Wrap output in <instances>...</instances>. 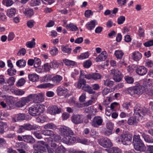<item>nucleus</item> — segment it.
Returning a JSON list of instances; mask_svg holds the SVG:
<instances>
[{
  "instance_id": "f257e3e1",
  "label": "nucleus",
  "mask_w": 153,
  "mask_h": 153,
  "mask_svg": "<svg viewBox=\"0 0 153 153\" xmlns=\"http://www.w3.org/2000/svg\"><path fill=\"white\" fill-rule=\"evenodd\" d=\"M134 115L130 117L128 120V124L131 126L136 125L139 121L140 118H141L148 112L149 110L145 108H142L139 104H136L134 107Z\"/></svg>"
},
{
  "instance_id": "f03ea898",
  "label": "nucleus",
  "mask_w": 153,
  "mask_h": 153,
  "mask_svg": "<svg viewBox=\"0 0 153 153\" xmlns=\"http://www.w3.org/2000/svg\"><path fill=\"white\" fill-rule=\"evenodd\" d=\"M132 143L135 150L140 152L145 150L146 147L145 145L140 138L139 135H134L133 136Z\"/></svg>"
},
{
  "instance_id": "7ed1b4c3",
  "label": "nucleus",
  "mask_w": 153,
  "mask_h": 153,
  "mask_svg": "<svg viewBox=\"0 0 153 153\" xmlns=\"http://www.w3.org/2000/svg\"><path fill=\"white\" fill-rule=\"evenodd\" d=\"M145 90V87L138 84L136 85L127 88V91L131 95H141Z\"/></svg>"
},
{
  "instance_id": "20e7f679",
  "label": "nucleus",
  "mask_w": 153,
  "mask_h": 153,
  "mask_svg": "<svg viewBox=\"0 0 153 153\" xmlns=\"http://www.w3.org/2000/svg\"><path fill=\"white\" fill-rule=\"evenodd\" d=\"M132 135L129 134H122L119 137V142H121L124 145H128L131 143Z\"/></svg>"
},
{
  "instance_id": "39448f33",
  "label": "nucleus",
  "mask_w": 153,
  "mask_h": 153,
  "mask_svg": "<svg viewBox=\"0 0 153 153\" xmlns=\"http://www.w3.org/2000/svg\"><path fill=\"white\" fill-rule=\"evenodd\" d=\"M43 108L39 104H36L30 107L29 109V113L31 115L36 116L39 115L41 113L43 112Z\"/></svg>"
},
{
  "instance_id": "423d86ee",
  "label": "nucleus",
  "mask_w": 153,
  "mask_h": 153,
  "mask_svg": "<svg viewBox=\"0 0 153 153\" xmlns=\"http://www.w3.org/2000/svg\"><path fill=\"white\" fill-rule=\"evenodd\" d=\"M28 97L30 99V102L32 100L34 102L37 103L43 102L44 100L42 94L40 93L30 94Z\"/></svg>"
},
{
  "instance_id": "0eeeda50",
  "label": "nucleus",
  "mask_w": 153,
  "mask_h": 153,
  "mask_svg": "<svg viewBox=\"0 0 153 153\" xmlns=\"http://www.w3.org/2000/svg\"><path fill=\"white\" fill-rule=\"evenodd\" d=\"M98 142L101 146L105 148L112 147L113 144L111 140L107 138H103L98 140Z\"/></svg>"
},
{
  "instance_id": "6e6552de",
  "label": "nucleus",
  "mask_w": 153,
  "mask_h": 153,
  "mask_svg": "<svg viewBox=\"0 0 153 153\" xmlns=\"http://www.w3.org/2000/svg\"><path fill=\"white\" fill-rule=\"evenodd\" d=\"M103 120L102 117L100 116H96L91 122L92 126L95 128H98L99 126L102 125Z\"/></svg>"
},
{
  "instance_id": "1a4fd4ad",
  "label": "nucleus",
  "mask_w": 153,
  "mask_h": 153,
  "mask_svg": "<svg viewBox=\"0 0 153 153\" xmlns=\"http://www.w3.org/2000/svg\"><path fill=\"white\" fill-rule=\"evenodd\" d=\"M47 144L44 141H39L38 142L37 144L33 146V148L35 150L42 151L46 152H47L46 146Z\"/></svg>"
},
{
  "instance_id": "9d476101",
  "label": "nucleus",
  "mask_w": 153,
  "mask_h": 153,
  "mask_svg": "<svg viewBox=\"0 0 153 153\" xmlns=\"http://www.w3.org/2000/svg\"><path fill=\"white\" fill-rule=\"evenodd\" d=\"M59 131L64 137H65L70 135H73L74 133L70 128L65 126H63L59 128Z\"/></svg>"
},
{
  "instance_id": "9b49d317",
  "label": "nucleus",
  "mask_w": 153,
  "mask_h": 153,
  "mask_svg": "<svg viewBox=\"0 0 153 153\" xmlns=\"http://www.w3.org/2000/svg\"><path fill=\"white\" fill-rule=\"evenodd\" d=\"M111 73L113 75V79L116 82H120L121 79V73L117 69H113L111 70Z\"/></svg>"
},
{
  "instance_id": "f8f14e48",
  "label": "nucleus",
  "mask_w": 153,
  "mask_h": 153,
  "mask_svg": "<svg viewBox=\"0 0 153 153\" xmlns=\"http://www.w3.org/2000/svg\"><path fill=\"white\" fill-rule=\"evenodd\" d=\"M71 119L72 121L75 124L81 123L83 122V116L81 115H74L71 117Z\"/></svg>"
},
{
  "instance_id": "ddd939ff",
  "label": "nucleus",
  "mask_w": 153,
  "mask_h": 153,
  "mask_svg": "<svg viewBox=\"0 0 153 153\" xmlns=\"http://www.w3.org/2000/svg\"><path fill=\"white\" fill-rule=\"evenodd\" d=\"M28 96L27 97L22 98L21 100L17 102L15 104L16 106L18 107H22L27 103L30 102V99Z\"/></svg>"
},
{
  "instance_id": "4468645a",
  "label": "nucleus",
  "mask_w": 153,
  "mask_h": 153,
  "mask_svg": "<svg viewBox=\"0 0 153 153\" xmlns=\"http://www.w3.org/2000/svg\"><path fill=\"white\" fill-rule=\"evenodd\" d=\"M48 110L51 114L55 115L60 113L61 111V109L60 108H58L56 105H52L48 108Z\"/></svg>"
},
{
  "instance_id": "2eb2a0df",
  "label": "nucleus",
  "mask_w": 153,
  "mask_h": 153,
  "mask_svg": "<svg viewBox=\"0 0 153 153\" xmlns=\"http://www.w3.org/2000/svg\"><path fill=\"white\" fill-rule=\"evenodd\" d=\"M7 65L8 67L10 68L8 69L7 70V74L10 76H13L15 75L16 73V69H13V72H10L11 70L13 68V65L11 62V61L10 60H9L7 61Z\"/></svg>"
},
{
  "instance_id": "dca6fc26",
  "label": "nucleus",
  "mask_w": 153,
  "mask_h": 153,
  "mask_svg": "<svg viewBox=\"0 0 153 153\" xmlns=\"http://www.w3.org/2000/svg\"><path fill=\"white\" fill-rule=\"evenodd\" d=\"M63 141L66 144L73 143H75L76 141V138L70 135L62 138Z\"/></svg>"
},
{
  "instance_id": "f3484780",
  "label": "nucleus",
  "mask_w": 153,
  "mask_h": 153,
  "mask_svg": "<svg viewBox=\"0 0 153 153\" xmlns=\"http://www.w3.org/2000/svg\"><path fill=\"white\" fill-rule=\"evenodd\" d=\"M136 73L140 76L146 74L147 72L146 68L143 66H141L137 68L136 70Z\"/></svg>"
},
{
  "instance_id": "a211bd4d",
  "label": "nucleus",
  "mask_w": 153,
  "mask_h": 153,
  "mask_svg": "<svg viewBox=\"0 0 153 153\" xmlns=\"http://www.w3.org/2000/svg\"><path fill=\"white\" fill-rule=\"evenodd\" d=\"M61 48L62 53L65 55L70 54L72 51L71 48H68L66 45H61Z\"/></svg>"
},
{
  "instance_id": "6ab92c4d",
  "label": "nucleus",
  "mask_w": 153,
  "mask_h": 153,
  "mask_svg": "<svg viewBox=\"0 0 153 153\" xmlns=\"http://www.w3.org/2000/svg\"><path fill=\"white\" fill-rule=\"evenodd\" d=\"M82 89L84 91L88 92L90 94H94L95 93V92L93 90L92 87L86 84L85 86H82Z\"/></svg>"
},
{
  "instance_id": "aec40b11",
  "label": "nucleus",
  "mask_w": 153,
  "mask_h": 153,
  "mask_svg": "<svg viewBox=\"0 0 153 153\" xmlns=\"http://www.w3.org/2000/svg\"><path fill=\"white\" fill-rule=\"evenodd\" d=\"M56 91L58 96H61L67 92V90L63 87L59 86L57 87Z\"/></svg>"
},
{
  "instance_id": "412c9836",
  "label": "nucleus",
  "mask_w": 153,
  "mask_h": 153,
  "mask_svg": "<svg viewBox=\"0 0 153 153\" xmlns=\"http://www.w3.org/2000/svg\"><path fill=\"white\" fill-rule=\"evenodd\" d=\"M28 78L30 81L32 82H35L38 80L39 76L35 74H29L28 75Z\"/></svg>"
},
{
  "instance_id": "4be33fe9",
  "label": "nucleus",
  "mask_w": 153,
  "mask_h": 153,
  "mask_svg": "<svg viewBox=\"0 0 153 153\" xmlns=\"http://www.w3.org/2000/svg\"><path fill=\"white\" fill-rule=\"evenodd\" d=\"M23 140L27 143H33L35 142L34 139L30 135H26L23 136Z\"/></svg>"
},
{
  "instance_id": "5701e85b",
  "label": "nucleus",
  "mask_w": 153,
  "mask_h": 153,
  "mask_svg": "<svg viewBox=\"0 0 153 153\" xmlns=\"http://www.w3.org/2000/svg\"><path fill=\"white\" fill-rule=\"evenodd\" d=\"M106 150L108 153H122L121 150L117 147H113L109 149H106Z\"/></svg>"
},
{
  "instance_id": "b1692460",
  "label": "nucleus",
  "mask_w": 153,
  "mask_h": 153,
  "mask_svg": "<svg viewBox=\"0 0 153 153\" xmlns=\"http://www.w3.org/2000/svg\"><path fill=\"white\" fill-rule=\"evenodd\" d=\"M86 84V80L82 78H79L77 85V87L79 89L82 88L83 86H85Z\"/></svg>"
},
{
  "instance_id": "393cba45",
  "label": "nucleus",
  "mask_w": 153,
  "mask_h": 153,
  "mask_svg": "<svg viewBox=\"0 0 153 153\" xmlns=\"http://www.w3.org/2000/svg\"><path fill=\"white\" fill-rule=\"evenodd\" d=\"M142 136L146 142L153 143V139L150 137L149 135L145 134L144 133H143Z\"/></svg>"
},
{
  "instance_id": "a878e982",
  "label": "nucleus",
  "mask_w": 153,
  "mask_h": 153,
  "mask_svg": "<svg viewBox=\"0 0 153 153\" xmlns=\"http://www.w3.org/2000/svg\"><path fill=\"white\" fill-rule=\"evenodd\" d=\"M62 77L60 75H57L53 77L52 78V81L56 84H58L62 80Z\"/></svg>"
},
{
  "instance_id": "bb28decb",
  "label": "nucleus",
  "mask_w": 153,
  "mask_h": 153,
  "mask_svg": "<svg viewBox=\"0 0 153 153\" xmlns=\"http://www.w3.org/2000/svg\"><path fill=\"white\" fill-rule=\"evenodd\" d=\"M133 59L136 61H138L142 57V55L141 53L138 51H135L133 53Z\"/></svg>"
},
{
  "instance_id": "cd10ccee",
  "label": "nucleus",
  "mask_w": 153,
  "mask_h": 153,
  "mask_svg": "<svg viewBox=\"0 0 153 153\" xmlns=\"http://www.w3.org/2000/svg\"><path fill=\"white\" fill-rule=\"evenodd\" d=\"M97 24V21L96 20H93L90 22L89 23L86 25V27L88 29L91 30L94 28Z\"/></svg>"
},
{
  "instance_id": "c85d7f7f",
  "label": "nucleus",
  "mask_w": 153,
  "mask_h": 153,
  "mask_svg": "<svg viewBox=\"0 0 153 153\" xmlns=\"http://www.w3.org/2000/svg\"><path fill=\"white\" fill-rule=\"evenodd\" d=\"M35 40V39H33L31 41L27 42L26 43V45L27 47L30 48H34L36 45Z\"/></svg>"
},
{
  "instance_id": "c756f323",
  "label": "nucleus",
  "mask_w": 153,
  "mask_h": 153,
  "mask_svg": "<svg viewBox=\"0 0 153 153\" xmlns=\"http://www.w3.org/2000/svg\"><path fill=\"white\" fill-rule=\"evenodd\" d=\"M57 128L56 125L53 123H50L47 124L45 125L44 128L45 129H54Z\"/></svg>"
},
{
  "instance_id": "7c9ffc66",
  "label": "nucleus",
  "mask_w": 153,
  "mask_h": 153,
  "mask_svg": "<svg viewBox=\"0 0 153 153\" xmlns=\"http://www.w3.org/2000/svg\"><path fill=\"white\" fill-rule=\"evenodd\" d=\"M66 27L67 29H69L72 31H75L78 29L77 26L72 23L67 24Z\"/></svg>"
},
{
  "instance_id": "2f4dec72",
  "label": "nucleus",
  "mask_w": 153,
  "mask_h": 153,
  "mask_svg": "<svg viewBox=\"0 0 153 153\" xmlns=\"http://www.w3.org/2000/svg\"><path fill=\"white\" fill-rule=\"evenodd\" d=\"M103 83L104 85L109 87H112L114 84V82L109 79L104 80H103Z\"/></svg>"
},
{
  "instance_id": "473e14b6",
  "label": "nucleus",
  "mask_w": 153,
  "mask_h": 153,
  "mask_svg": "<svg viewBox=\"0 0 153 153\" xmlns=\"http://www.w3.org/2000/svg\"><path fill=\"white\" fill-rule=\"evenodd\" d=\"M65 149L62 145L58 146L55 150V153H65Z\"/></svg>"
},
{
  "instance_id": "72a5a7b5",
  "label": "nucleus",
  "mask_w": 153,
  "mask_h": 153,
  "mask_svg": "<svg viewBox=\"0 0 153 153\" xmlns=\"http://www.w3.org/2000/svg\"><path fill=\"white\" fill-rule=\"evenodd\" d=\"M26 64V62L25 60L23 59H20L16 62V65L20 68L24 67Z\"/></svg>"
},
{
  "instance_id": "f704fd0d",
  "label": "nucleus",
  "mask_w": 153,
  "mask_h": 153,
  "mask_svg": "<svg viewBox=\"0 0 153 153\" xmlns=\"http://www.w3.org/2000/svg\"><path fill=\"white\" fill-rule=\"evenodd\" d=\"M63 62L66 65L68 66H74L75 64L74 62L66 59H63Z\"/></svg>"
},
{
  "instance_id": "c9c22d12",
  "label": "nucleus",
  "mask_w": 153,
  "mask_h": 153,
  "mask_svg": "<svg viewBox=\"0 0 153 153\" xmlns=\"http://www.w3.org/2000/svg\"><path fill=\"white\" fill-rule=\"evenodd\" d=\"M42 133L45 136H51L53 134V131L48 129H46L42 130L41 131Z\"/></svg>"
},
{
  "instance_id": "e433bc0d",
  "label": "nucleus",
  "mask_w": 153,
  "mask_h": 153,
  "mask_svg": "<svg viewBox=\"0 0 153 153\" xmlns=\"http://www.w3.org/2000/svg\"><path fill=\"white\" fill-rule=\"evenodd\" d=\"M51 76V75H47L42 77L41 79V81L44 82H48L52 80Z\"/></svg>"
},
{
  "instance_id": "4c0bfd02",
  "label": "nucleus",
  "mask_w": 153,
  "mask_h": 153,
  "mask_svg": "<svg viewBox=\"0 0 153 153\" xmlns=\"http://www.w3.org/2000/svg\"><path fill=\"white\" fill-rule=\"evenodd\" d=\"M16 13L15 8H11L8 10L7 15L9 17H11L15 15Z\"/></svg>"
},
{
  "instance_id": "58836bf2",
  "label": "nucleus",
  "mask_w": 153,
  "mask_h": 153,
  "mask_svg": "<svg viewBox=\"0 0 153 153\" xmlns=\"http://www.w3.org/2000/svg\"><path fill=\"white\" fill-rule=\"evenodd\" d=\"M114 54L117 59H121L122 58L124 53L121 51L117 50L115 51Z\"/></svg>"
},
{
  "instance_id": "ea45409f",
  "label": "nucleus",
  "mask_w": 153,
  "mask_h": 153,
  "mask_svg": "<svg viewBox=\"0 0 153 153\" xmlns=\"http://www.w3.org/2000/svg\"><path fill=\"white\" fill-rule=\"evenodd\" d=\"M50 68L56 69L59 66V64L57 61L53 60L49 63Z\"/></svg>"
},
{
  "instance_id": "a19ab883",
  "label": "nucleus",
  "mask_w": 153,
  "mask_h": 153,
  "mask_svg": "<svg viewBox=\"0 0 153 153\" xmlns=\"http://www.w3.org/2000/svg\"><path fill=\"white\" fill-rule=\"evenodd\" d=\"M23 13L26 15L29 16H31L33 14V12L31 9H25V10L23 11Z\"/></svg>"
},
{
  "instance_id": "79ce46f5",
  "label": "nucleus",
  "mask_w": 153,
  "mask_h": 153,
  "mask_svg": "<svg viewBox=\"0 0 153 153\" xmlns=\"http://www.w3.org/2000/svg\"><path fill=\"white\" fill-rule=\"evenodd\" d=\"M34 66L35 68L39 67L41 63L40 59L37 57H35L34 58Z\"/></svg>"
},
{
  "instance_id": "37998d69",
  "label": "nucleus",
  "mask_w": 153,
  "mask_h": 153,
  "mask_svg": "<svg viewBox=\"0 0 153 153\" xmlns=\"http://www.w3.org/2000/svg\"><path fill=\"white\" fill-rule=\"evenodd\" d=\"M50 53L52 56H55L58 53V49L56 47H53L50 51Z\"/></svg>"
},
{
  "instance_id": "c03bdc74",
  "label": "nucleus",
  "mask_w": 153,
  "mask_h": 153,
  "mask_svg": "<svg viewBox=\"0 0 153 153\" xmlns=\"http://www.w3.org/2000/svg\"><path fill=\"white\" fill-rule=\"evenodd\" d=\"M138 33L140 37H144V30L141 27H139Z\"/></svg>"
},
{
  "instance_id": "a18cd8bd",
  "label": "nucleus",
  "mask_w": 153,
  "mask_h": 153,
  "mask_svg": "<svg viewBox=\"0 0 153 153\" xmlns=\"http://www.w3.org/2000/svg\"><path fill=\"white\" fill-rule=\"evenodd\" d=\"M92 79L97 80L100 79L101 78V75L99 73H92Z\"/></svg>"
},
{
  "instance_id": "49530a36",
  "label": "nucleus",
  "mask_w": 153,
  "mask_h": 153,
  "mask_svg": "<svg viewBox=\"0 0 153 153\" xmlns=\"http://www.w3.org/2000/svg\"><path fill=\"white\" fill-rule=\"evenodd\" d=\"M113 131L110 129L106 128L104 132V134L105 136H109L113 133Z\"/></svg>"
},
{
  "instance_id": "de8ad7c7",
  "label": "nucleus",
  "mask_w": 153,
  "mask_h": 153,
  "mask_svg": "<svg viewBox=\"0 0 153 153\" xmlns=\"http://www.w3.org/2000/svg\"><path fill=\"white\" fill-rule=\"evenodd\" d=\"M114 124V123L110 121L107 122L106 124V128H108L113 131Z\"/></svg>"
},
{
  "instance_id": "09e8293b",
  "label": "nucleus",
  "mask_w": 153,
  "mask_h": 153,
  "mask_svg": "<svg viewBox=\"0 0 153 153\" xmlns=\"http://www.w3.org/2000/svg\"><path fill=\"white\" fill-rule=\"evenodd\" d=\"M124 78L126 81L128 83L132 84L134 82V79L131 77L129 76H126Z\"/></svg>"
},
{
  "instance_id": "8fccbe9b",
  "label": "nucleus",
  "mask_w": 153,
  "mask_h": 153,
  "mask_svg": "<svg viewBox=\"0 0 153 153\" xmlns=\"http://www.w3.org/2000/svg\"><path fill=\"white\" fill-rule=\"evenodd\" d=\"M41 0H31L30 2V5L31 6H34L39 5L40 3Z\"/></svg>"
},
{
  "instance_id": "3c124183",
  "label": "nucleus",
  "mask_w": 153,
  "mask_h": 153,
  "mask_svg": "<svg viewBox=\"0 0 153 153\" xmlns=\"http://www.w3.org/2000/svg\"><path fill=\"white\" fill-rule=\"evenodd\" d=\"M25 82V80L24 78H21L18 81L16 85L19 87L22 86L24 84Z\"/></svg>"
},
{
  "instance_id": "603ef678",
  "label": "nucleus",
  "mask_w": 153,
  "mask_h": 153,
  "mask_svg": "<svg viewBox=\"0 0 153 153\" xmlns=\"http://www.w3.org/2000/svg\"><path fill=\"white\" fill-rule=\"evenodd\" d=\"M92 64L91 61L90 60H87L83 63V66L86 68H89Z\"/></svg>"
},
{
  "instance_id": "864d4df0",
  "label": "nucleus",
  "mask_w": 153,
  "mask_h": 153,
  "mask_svg": "<svg viewBox=\"0 0 153 153\" xmlns=\"http://www.w3.org/2000/svg\"><path fill=\"white\" fill-rule=\"evenodd\" d=\"M18 120H22L25 119V116L24 114H19L16 115Z\"/></svg>"
},
{
  "instance_id": "5fc2aeb1",
  "label": "nucleus",
  "mask_w": 153,
  "mask_h": 153,
  "mask_svg": "<svg viewBox=\"0 0 153 153\" xmlns=\"http://www.w3.org/2000/svg\"><path fill=\"white\" fill-rule=\"evenodd\" d=\"M6 126V123L0 122V134H2L4 132V127Z\"/></svg>"
},
{
  "instance_id": "6e6d98bb",
  "label": "nucleus",
  "mask_w": 153,
  "mask_h": 153,
  "mask_svg": "<svg viewBox=\"0 0 153 153\" xmlns=\"http://www.w3.org/2000/svg\"><path fill=\"white\" fill-rule=\"evenodd\" d=\"M125 20V18L123 16H120L117 19V22L118 24L120 25L123 24Z\"/></svg>"
},
{
  "instance_id": "4d7b16f0",
  "label": "nucleus",
  "mask_w": 153,
  "mask_h": 153,
  "mask_svg": "<svg viewBox=\"0 0 153 153\" xmlns=\"http://www.w3.org/2000/svg\"><path fill=\"white\" fill-rule=\"evenodd\" d=\"M26 51L25 49L22 48L19 50L18 52L17 53V55L18 56H20L21 55L24 56L26 54Z\"/></svg>"
},
{
  "instance_id": "13d9d810",
  "label": "nucleus",
  "mask_w": 153,
  "mask_h": 153,
  "mask_svg": "<svg viewBox=\"0 0 153 153\" xmlns=\"http://www.w3.org/2000/svg\"><path fill=\"white\" fill-rule=\"evenodd\" d=\"M15 79L13 77H11L10 78L7 80V83L9 84V85H12L14 84L15 82Z\"/></svg>"
},
{
  "instance_id": "bf43d9fd",
  "label": "nucleus",
  "mask_w": 153,
  "mask_h": 153,
  "mask_svg": "<svg viewBox=\"0 0 153 153\" xmlns=\"http://www.w3.org/2000/svg\"><path fill=\"white\" fill-rule=\"evenodd\" d=\"M17 145H18L19 146H21V149H24L26 150H27L28 149V147L27 146V145L22 142L18 143Z\"/></svg>"
},
{
  "instance_id": "052dcab7",
  "label": "nucleus",
  "mask_w": 153,
  "mask_h": 153,
  "mask_svg": "<svg viewBox=\"0 0 153 153\" xmlns=\"http://www.w3.org/2000/svg\"><path fill=\"white\" fill-rule=\"evenodd\" d=\"M44 69L45 71L46 72L49 71L51 68L50 67V64L48 63H47L45 64L44 65Z\"/></svg>"
},
{
  "instance_id": "680f3d73",
  "label": "nucleus",
  "mask_w": 153,
  "mask_h": 153,
  "mask_svg": "<svg viewBox=\"0 0 153 153\" xmlns=\"http://www.w3.org/2000/svg\"><path fill=\"white\" fill-rule=\"evenodd\" d=\"M143 45L146 47H149L153 46V39L148 41L147 42H145L143 44Z\"/></svg>"
},
{
  "instance_id": "e2e57ef3",
  "label": "nucleus",
  "mask_w": 153,
  "mask_h": 153,
  "mask_svg": "<svg viewBox=\"0 0 153 153\" xmlns=\"http://www.w3.org/2000/svg\"><path fill=\"white\" fill-rule=\"evenodd\" d=\"M25 93V92L24 91L20 89L15 90L14 91L15 94L17 95L21 96L24 94Z\"/></svg>"
},
{
  "instance_id": "0e129e2a",
  "label": "nucleus",
  "mask_w": 153,
  "mask_h": 153,
  "mask_svg": "<svg viewBox=\"0 0 153 153\" xmlns=\"http://www.w3.org/2000/svg\"><path fill=\"white\" fill-rule=\"evenodd\" d=\"M106 59V56H103L102 54H100L96 58V61L99 62L102 61Z\"/></svg>"
},
{
  "instance_id": "69168bd1",
  "label": "nucleus",
  "mask_w": 153,
  "mask_h": 153,
  "mask_svg": "<svg viewBox=\"0 0 153 153\" xmlns=\"http://www.w3.org/2000/svg\"><path fill=\"white\" fill-rule=\"evenodd\" d=\"M145 89L146 90V93L149 95L152 96L153 95V89L152 88H147L146 89L145 88Z\"/></svg>"
},
{
  "instance_id": "338daca9",
  "label": "nucleus",
  "mask_w": 153,
  "mask_h": 153,
  "mask_svg": "<svg viewBox=\"0 0 153 153\" xmlns=\"http://www.w3.org/2000/svg\"><path fill=\"white\" fill-rule=\"evenodd\" d=\"M46 148L47 152H48V153H54V152H55L54 149L50 147L48 144L46 145Z\"/></svg>"
},
{
  "instance_id": "774afa93",
  "label": "nucleus",
  "mask_w": 153,
  "mask_h": 153,
  "mask_svg": "<svg viewBox=\"0 0 153 153\" xmlns=\"http://www.w3.org/2000/svg\"><path fill=\"white\" fill-rule=\"evenodd\" d=\"M148 148L146 153H153V146L149 145L147 146Z\"/></svg>"
}]
</instances>
